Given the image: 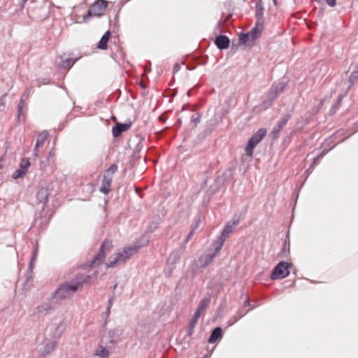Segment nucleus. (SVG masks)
Segmentation results:
<instances>
[{"mask_svg": "<svg viewBox=\"0 0 358 358\" xmlns=\"http://www.w3.org/2000/svg\"><path fill=\"white\" fill-rule=\"evenodd\" d=\"M113 248L111 241L106 240L102 243L99 253L93 259L90 266H96L100 265L106 257V252H110Z\"/></svg>", "mask_w": 358, "mask_h": 358, "instance_id": "nucleus-5", "label": "nucleus"}, {"mask_svg": "<svg viewBox=\"0 0 358 358\" xmlns=\"http://www.w3.org/2000/svg\"><path fill=\"white\" fill-rule=\"evenodd\" d=\"M57 345V342L56 341L46 343L41 352V356L44 358L46 356L49 355L55 350Z\"/></svg>", "mask_w": 358, "mask_h": 358, "instance_id": "nucleus-14", "label": "nucleus"}, {"mask_svg": "<svg viewBox=\"0 0 358 358\" xmlns=\"http://www.w3.org/2000/svg\"><path fill=\"white\" fill-rule=\"evenodd\" d=\"M286 87V84L285 83H279L275 87H273L272 90L275 91V96H276L278 94L283 92Z\"/></svg>", "mask_w": 358, "mask_h": 358, "instance_id": "nucleus-26", "label": "nucleus"}, {"mask_svg": "<svg viewBox=\"0 0 358 358\" xmlns=\"http://www.w3.org/2000/svg\"><path fill=\"white\" fill-rule=\"evenodd\" d=\"M325 1L330 7H334L336 4V0H325Z\"/></svg>", "mask_w": 358, "mask_h": 358, "instance_id": "nucleus-34", "label": "nucleus"}, {"mask_svg": "<svg viewBox=\"0 0 358 358\" xmlns=\"http://www.w3.org/2000/svg\"><path fill=\"white\" fill-rule=\"evenodd\" d=\"M25 173H26V172H24V170H22L21 169H17L15 171L13 178H18L22 177L23 176L25 175Z\"/></svg>", "mask_w": 358, "mask_h": 358, "instance_id": "nucleus-31", "label": "nucleus"}, {"mask_svg": "<svg viewBox=\"0 0 358 358\" xmlns=\"http://www.w3.org/2000/svg\"><path fill=\"white\" fill-rule=\"evenodd\" d=\"M358 80V70L352 72L350 77V82L353 84Z\"/></svg>", "mask_w": 358, "mask_h": 358, "instance_id": "nucleus-28", "label": "nucleus"}, {"mask_svg": "<svg viewBox=\"0 0 358 358\" xmlns=\"http://www.w3.org/2000/svg\"><path fill=\"white\" fill-rule=\"evenodd\" d=\"M324 152H322L317 157H315L311 166H313L317 165L319 163L320 160L324 157Z\"/></svg>", "mask_w": 358, "mask_h": 358, "instance_id": "nucleus-32", "label": "nucleus"}, {"mask_svg": "<svg viewBox=\"0 0 358 358\" xmlns=\"http://www.w3.org/2000/svg\"><path fill=\"white\" fill-rule=\"evenodd\" d=\"M201 314L202 313H201L200 312L196 310L192 318L199 321Z\"/></svg>", "mask_w": 358, "mask_h": 358, "instance_id": "nucleus-35", "label": "nucleus"}, {"mask_svg": "<svg viewBox=\"0 0 358 358\" xmlns=\"http://www.w3.org/2000/svg\"><path fill=\"white\" fill-rule=\"evenodd\" d=\"M289 264L285 262H280L278 265L273 268L271 278L272 280L282 279L285 278L289 274Z\"/></svg>", "mask_w": 358, "mask_h": 358, "instance_id": "nucleus-7", "label": "nucleus"}, {"mask_svg": "<svg viewBox=\"0 0 358 358\" xmlns=\"http://www.w3.org/2000/svg\"><path fill=\"white\" fill-rule=\"evenodd\" d=\"M230 17H231V15H228V16L226 17V19H225L224 20H220V22H219V26H220V25L223 24L225 22V21H226L227 19H229Z\"/></svg>", "mask_w": 358, "mask_h": 358, "instance_id": "nucleus-37", "label": "nucleus"}, {"mask_svg": "<svg viewBox=\"0 0 358 358\" xmlns=\"http://www.w3.org/2000/svg\"><path fill=\"white\" fill-rule=\"evenodd\" d=\"M74 63L75 60L73 59H66L62 61V62L59 64V68L61 69H63L68 70L74 64Z\"/></svg>", "mask_w": 358, "mask_h": 358, "instance_id": "nucleus-23", "label": "nucleus"}, {"mask_svg": "<svg viewBox=\"0 0 358 358\" xmlns=\"http://www.w3.org/2000/svg\"><path fill=\"white\" fill-rule=\"evenodd\" d=\"M36 252H37V249H36L35 251H34V256H33L32 259L31 261V264H32V262H34V260L35 259V257L36 255Z\"/></svg>", "mask_w": 358, "mask_h": 358, "instance_id": "nucleus-40", "label": "nucleus"}, {"mask_svg": "<svg viewBox=\"0 0 358 358\" xmlns=\"http://www.w3.org/2000/svg\"><path fill=\"white\" fill-rule=\"evenodd\" d=\"M210 297L206 296L204 297L201 300V301L199 303V306L196 310L200 312L201 313H203L206 309L208 307L210 303Z\"/></svg>", "mask_w": 358, "mask_h": 358, "instance_id": "nucleus-21", "label": "nucleus"}, {"mask_svg": "<svg viewBox=\"0 0 358 358\" xmlns=\"http://www.w3.org/2000/svg\"><path fill=\"white\" fill-rule=\"evenodd\" d=\"M48 196L49 193L48 189L41 188L36 194V199L38 203H45L48 201Z\"/></svg>", "mask_w": 358, "mask_h": 358, "instance_id": "nucleus-19", "label": "nucleus"}, {"mask_svg": "<svg viewBox=\"0 0 358 358\" xmlns=\"http://www.w3.org/2000/svg\"><path fill=\"white\" fill-rule=\"evenodd\" d=\"M65 330V327L63 324H59L55 327V331L54 333L53 337L55 338H59L63 332Z\"/></svg>", "mask_w": 358, "mask_h": 358, "instance_id": "nucleus-25", "label": "nucleus"}, {"mask_svg": "<svg viewBox=\"0 0 358 358\" xmlns=\"http://www.w3.org/2000/svg\"><path fill=\"white\" fill-rule=\"evenodd\" d=\"M29 166H30V162L28 159H22L20 164V169L22 170H24V172H27Z\"/></svg>", "mask_w": 358, "mask_h": 358, "instance_id": "nucleus-27", "label": "nucleus"}, {"mask_svg": "<svg viewBox=\"0 0 358 358\" xmlns=\"http://www.w3.org/2000/svg\"><path fill=\"white\" fill-rule=\"evenodd\" d=\"M222 336V329L220 327H216L211 333L208 342L210 343H215Z\"/></svg>", "mask_w": 358, "mask_h": 358, "instance_id": "nucleus-22", "label": "nucleus"}, {"mask_svg": "<svg viewBox=\"0 0 358 358\" xmlns=\"http://www.w3.org/2000/svg\"><path fill=\"white\" fill-rule=\"evenodd\" d=\"M131 126V122L125 123V124H121V123L116 124V125L113 128V131H112L113 136L114 137L120 136L122 134V133L129 129Z\"/></svg>", "mask_w": 358, "mask_h": 358, "instance_id": "nucleus-11", "label": "nucleus"}, {"mask_svg": "<svg viewBox=\"0 0 358 358\" xmlns=\"http://www.w3.org/2000/svg\"><path fill=\"white\" fill-rule=\"evenodd\" d=\"M117 341V335L114 330H110L106 335H104L101 339L103 344H113Z\"/></svg>", "mask_w": 358, "mask_h": 358, "instance_id": "nucleus-13", "label": "nucleus"}, {"mask_svg": "<svg viewBox=\"0 0 358 358\" xmlns=\"http://www.w3.org/2000/svg\"><path fill=\"white\" fill-rule=\"evenodd\" d=\"M266 134V129L264 128L259 129L249 139L248 143L245 148V154L248 157H252L253 155V150L256 145L263 139Z\"/></svg>", "mask_w": 358, "mask_h": 358, "instance_id": "nucleus-3", "label": "nucleus"}, {"mask_svg": "<svg viewBox=\"0 0 358 358\" xmlns=\"http://www.w3.org/2000/svg\"><path fill=\"white\" fill-rule=\"evenodd\" d=\"M289 118H290V115L287 114V115H285L284 117H282L278 122V124H277L275 128H274V129L273 131V134L276 137L278 136V134L280 131V130L286 125V124L289 121Z\"/></svg>", "mask_w": 358, "mask_h": 358, "instance_id": "nucleus-18", "label": "nucleus"}, {"mask_svg": "<svg viewBox=\"0 0 358 358\" xmlns=\"http://www.w3.org/2000/svg\"><path fill=\"white\" fill-rule=\"evenodd\" d=\"M138 247H124L121 251L117 252L115 255L110 257L106 264L108 268H114L125 263L138 251Z\"/></svg>", "mask_w": 358, "mask_h": 358, "instance_id": "nucleus-1", "label": "nucleus"}, {"mask_svg": "<svg viewBox=\"0 0 358 358\" xmlns=\"http://www.w3.org/2000/svg\"><path fill=\"white\" fill-rule=\"evenodd\" d=\"M55 308L56 303H55L53 299H51L43 301L40 305H38L36 308L35 313L38 315H45Z\"/></svg>", "mask_w": 358, "mask_h": 358, "instance_id": "nucleus-8", "label": "nucleus"}, {"mask_svg": "<svg viewBox=\"0 0 358 358\" xmlns=\"http://www.w3.org/2000/svg\"><path fill=\"white\" fill-rule=\"evenodd\" d=\"M215 43L219 49L224 50L229 48L230 41L227 36L220 35L216 38Z\"/></svg>", "mask_w": 358, "mask_h": 358, "instance_id": "nucleus-12", "label": "nucleus"}, {"mask_svg": "<svg viewBox=\"0 0 358 358\" xmlns=\"http://www.w3.org/2000/svg\"><path fill=\"white\" fill-rule=\"evenodd\" d=\"M250 309H245L244 307H241L238 309L236 314L228 321L229 326H231L237 322L241 317L245 315Z\"/></svg>", "mask_w": 358, "mask_h": 358, "instance_id": "nucleus-16", "label": "nucleus"}, {"mask_svg": "<svg viewBox=\"0 0 358 358\" xmlns=\"http://www.w3.org/2000/svg\"><path fill=\"white\" fill-rule=\"evenodd\" d=\"M48 134L46 131H43L38 135L36 143L34 148V155L36 157H38V149L44 145L48 138Z\"/></svg>", "mask_w": 358, "mask_h": 358, "instance_id": "nucleus-15", "label": "nucleus"}, {"mask_svg": "<svg viewBox=\"0 0 358 358\" xmlns=\"http://www.w3.org/2000/svg\"><path fill=\"white\" fill-rule=\"evenodd\" d=\"M110 36V31H107L101 37V40L97 44V48L105 50L108 48V42Z\"/></svg>", "mask_w": 358, "mask_h": 358, "instance_id": "nucleus-20", "label": "nucleus"}, {"mask_svg": "<svg viewBox=\"0 0 358 358\" xmlns=\"http://www.w3.org/2000/svg\"><path fill=\"white\" fill-rule=\"evenodd\" d=\"M1 168V165L0 164V169Z\"/></svg>", "mask_w": 358, "mask_h": 358, "instance_id": "nucleus-43", "label": "nucleus"}, {"mask_svg": "<svg viewBox=\"0 0 358 358\" xmlns=\"http://www.w3.org/2000/svg\"><path fill=\"white\" fill-rule=\"evenodd\" d=\"M80 285V282L77 281H72L62 284L55 290L53 299L62 300L71 297V295L78 290Z\"/></svg>", "mask_w": 358, "mask_h": 358, "instance_id": "nucleus-2", "label": "nucleus"}, {"mask_svg": "<svg viewBox=\"0 0 358 358\" xmlns=\"http://www.w3.org/2000/svg\"><path fill=\"white\" fill-rule=\"evenodd\" d=\"M94 355L100 358H108L110 356V352L106 347L100 344L95 349Z\"/></svg>", "mask_w": 358, "mask_h": 358, "instance_id": "nucleus-17", "label": "nucleus"}, {"mask_svg": "<svg viewBox=\"0 0 358 358\" xmlns=\"http://www.w3.org/2000/svg\"><path fill=\"white\" fill-rule=\"evenodd\" d=\"M198 321L192 318L191 320L189 321V333L192 334V331H194L196 324H197Z\"/></svg>", "mask_w": 358, "mask_h": 358, "instance_id": "nucleus-30", "label": "nucleus"}, {"mask_svg": "<svg viewBox=\"0 0 358 358\" xmlns=\"http://www.w3.org/2000/svg\"><path fill=\"white\" fill-rule=\"evenodd\" d=\"M117 171V166L116 164H112L108 169L107 170V173L106 174H108L109 176H112Z\"/></svg>", "mask_w": 358, "mask_h": 358, "instance_id": "nucleus-29", "label": "nucleus"}, {"mask_svg": "<svg viewBox=\"0 0 358 358\" xmlns=\"http://www.w3.org/2000/svg\"><path fill=\"white\" fill-rule=\"evenodd\" d=\"M112 306H113V298H110V299L108 300V306L112 307Z\"/></svg>", "mask_w": 358, "mask_h": 358, "instance_id": "nucleus-39", "label": "nucleus"}, {"mask_svg": "<svg viewBox=\"0 0 358 358\" xmlns=\"http://www.w3.org/2000/svg\"><path fill=\"white\" fill-rule=\"evenodd\" d=\"M23 106H24V100L22 98L20 99V101L19 104H18V115L19 116L20 115V113H21V111H22V109Z\"/></svg>", "mask_w": 358, "mask_h": 358, "instance_id": "nucleus-33", "label": "nucleus"}, {"mask_svg": "<svg viewBox=\"0 0 358 358\" xmlns=\"http://www.w3.org/2000/svg\"><path fill=\"white\" fill-rule=\"evenodd\" d=\"M193 234H194V231H192L188 234V236H187V241H188V240H189V239L192 236Z\"/></svg>", "mask_w": 358, "mask_h": 358, "instance_id": "nucleus-41", "label": "nucleus"}, {"mask_svg": "<svg viewBox=\"0 0 358 358\" xmlns=\"http://www.w3.org/2000/svg\"><path fill=\"white\" fill-rule=\"evenodd\" d=\"M113 181V176L108 174H104L101 185L100 187V191L103 194H108L111 189V183Z\"/></svg>", "mask_w": 358, "mask_h": 358, "instance_id": "nucleus-10", "label": "nucleus"}, {"mask_svg": "<svg viewBox=\"0 0 358 358\" xmlns=\"http://www.w3.org/2000/svg\"><path fill=\"white\" fill-rule=\"evenodd\" d=\"M239 220H233L232 222H228L224 227L220 236L218 238L217 245L216 246V252H219L222 249V245L229 236V235L234 231L235 227L238 224Z\"/></svg>", "mask_w": 358, "mask_h": 358, "instance_id": "nucleus-6", "label": "nucleus"}, {"mask_svg": "<svg viewBox=\"0 0 358 358\" xmlns=\"http://www.w3.org/2000/svg\"><path fill=\"white\" fill-rule=\"evenodd\" d=\"M107 6L106 2L103 0L96 1L89 8L86 15L83 17V22H87L91 16H101Z\"/></svg>", "mask_w": 358, "mask_h": 358, "instance_id": "nucleus-4", "label": "nucleus"}, {"mask_svg": "<svg viewBox=\"0 0 358 358\" xmlns=\"http://www.w3.org/2000/svg\"><path fill=\"white\" fill-rule=\"evenodd\" d=\"M274 3H275L276 0H273Z\"/></svg>", "mask_w": 358, "mask_h": 358, "instance_id": "nucleus-42", "label": "nucleus"}, {"mask_svg": "<svg viewBox=\"0 0 358 358\" xmlns=\"http://www.w3.org/2000/svg\"><path fill=\"white\" fill-rule=\"evenodd\" d=\"M218 252H216V248H215V252L212 255H207L206 256H202L201 257V261H203V266H206L208 265V264H210L213 259L215 258V257L216 256V255L217 254Z\"/></svg>", "mask_w": 358, "mask_h": 358, "instance_id": "nucleus-24", "label": "nucleus"}, {"mask_svg": "<svg viewBox=\"0 0 358 358\" xmlns=\"http://www.w3.org/2000/svg\"><path fill=\"white\" fill-rule=\"evenodd\" d=\"M110 309H111V307L107 306V309H106V312L107 317H108L110 313Z\"/></svg>", "mask_w": 358, "mask_h": 358, "instance_id": "nucleus-38", "label": "nucleus"}, {"mask_svg": "<svg viewBox=\"0 0 358 358\" xmlns=\"http://www.w3.org/2000/svg\"><path fill=\"white\" fill-rule=\"evenodd\" d=\"M262 29L257 27L253 28L249 33L242 34L239 36V40L241 43L246 44L250 41H254L261 34Z\"/></svg>", "mask_w": 358, "mask_h": 358, "instance_id": "nucleus-9", "label": "nucleus"}, {"mask_svg": "<svg viewBox=\"0 0 358 358\" xmlns=\"http://www.w3.org/2000/svg\"><path fill=\"white\" fill-rule=\"evenodd\" d=\"M24 1H27V0H24Z\"/></svg>", "mask_w": 358, "mask_h": 358, "instance_id": "nucleus-44", "label": "nucleus"}, {"mask_svg": "<svg viewBox=\"0 0 358 358\" xmlns=\"http://www.w3.org/2000/svg\"><path fill=\"white\" fill-rule=\"evenodd\" d=\"M250 305V301L248 296L246 297V299L243 303V306L242 307L246 308Z\"/></svg>", "mask_w": 358, "mask_h": 358, "instance_id": "nucleus-36", "label": "nucleus"}]
</instances>
